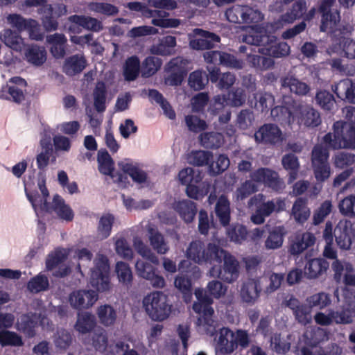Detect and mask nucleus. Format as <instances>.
<instances>
[{"label":"nucleus","mask_w":355,"mask_h":355,"mask_svg":"<svg viewBox=\"0 0 355 355\" xmlns=\"http://www.w3.org/2000/svg\"><path fill=\"white\" fill-rule=\"evenodd\" d=\"M335 3V0H322L319 7V12L322 15L320 30L325 31L329 25H336L339 21L340 13L336 10L332 11L331 7Z\"/></svg>","instance_id":"obj_18"},{"label":"nucleus","mask_w":355,"mask_h":355,"mask_svg":"<svg viewBox=\"0 0 355 355\" xmlns=\"http://www.w3.org/2000/svg\"><path fill=\"white\" fill-rule=\"evenodd\" d=\"M227 105L229 103L227 96L225 94H218L211 99L208 111L212 115H218V121L221 124H226L230 121L232 114L227 107Z\"/></svg>","instance_id":"obj_16"},{"label":"nucleus","mask_w":355,"mask_h":355,"mask_svg":"<svg viewBox=\"0 0 355 355\" xmlns=\"http://www.w3.org/2000/svg\"><path fill=\"white\" fill-rule=\"evenodd\" d=\"M162 60L154 56L147 57L143 62L141 67V76L148 78L154 75L162 66Z\"/></svg>","instance_id":"obj_58"},{"label":"nucleus","mask_w":355,"mask_h":355,"mask_svg":"<svg viewBox=\"0 0 355 355\" xmlns=\"http://www.w3.org/2000/svg\"><path fill=\"white\" fill-rule=\"evenodd\" d=\"M316 104L325 111L333 110L336 103L334 95L327 90H319L315 97Z\"/></svg>","instance_id":"obj_56"},{"label":"nucleus","mask_w":355,"mask_h":355,"mask_svg":"<svg viewBox=\"0 0 355 355\" xmlns=\"http://www.w3.org/2000/svg\"><path fill=\"white\" fill-rule=\"evenodd\" d=\"M260 292L259 282L254 279H249L242 285L241 297L248 304H254L259 298Z\"/></svg>","instance_id":"obj_24"},{"label":"nucleus","mask_w":355,"mask_h":355,"mask_svg":"<svg viewBox=\"0 0 355 355\" xmlns=\"http://www.w3.org/2000/svg\"><path fill=\"white\" fill-rule=\"evenodd\" d=\"M114 216L112 214H103L98 220L97 226V235L101 239H105L112 232Z\"/></svg>","instance_id":"obj_50"},{"label":"nucleus","mask_w":355,"mask_h":355,"mask_svg":"<svg viewBox=\"0 0 355 355\" xmlns=\"http://www.w3.org/2000/svg\"><path fill=\"white\" fill-rule=\"evenodd\" d=\"M224 253L219 259L213 260L214 263H220L223 260V266H214L209 270L210 275L217 277L227 283L236 281L239 275V263L237 259L223 250Z\"/></svg>","instance_id":"obj_6"},{"label":"nucleus","mask_w":355,"mask_h":355,"mask_svg":"<svg viewBox=\"0 0 355 355\" xmlns=\"http://www.w3.org/2000/svg\"><path fill=\"white\" fill-rule=\"evenodd\" d=\"M329 266L327 261L322 258L308 260L304 267V273L309 279H315L324 273Z\"/></svg>","instance_id":"obj_29"},{"label":"nucleus","mask_w":355,"mask_h":355,"mask_svg":"<svg viewBox=\"0 0 355 355\" xmlns=\"http://www.w3.org/2000/svg\"><path fill=\"white\" fill-rule=\"evenodd\" d=\"M307 6L305 0L296 1L286 12L282 15L281 21L285 24H292L295 20L303 18Z\"/></svg>","instance_id":"obj_30"},{"label":"nucleus","mask_w":355,"mask_h":355,"mask_svg":"<svg viewBox=\"0 0 355 355\" xmlns=\"http://www.w3.org/2000/svg\"><path fill=\"white\" fill-rule=\"evenodd\" d=\"M227 19L234 24H250L261 21L263 16L260 11L248 6L234 5L225 11Z\"/></svg>","instance_id":"obj_8"},{"label":"nucleus","mask_w":355,"mask_h":355,"mask_svg":"<svg viewBox=\"0 0 355 355\" xmlns=\"http://www.w3.org/2000/svg\"><path fill=\"white\" fill-rule=\"evenodd\" d=\"M1 347H22L24 345L22 337L15 331L3 329L0 331Z\"/></svg>","instance_id":"obj_51"},{"label":"nucleus","mask_w":355,"mask_h":355,"mask_svg":"<svg viewBox=\"0 0 355 355\" xmlns=\"http://www.w3.org/2000/svg\"><path fill=\"white\" fill-rule=\"evenodd\" d=\"M284 304L292 310L297 322L303 325L311 323L312 320L311 308L309 304H302L298 299L291 296L288 300H285Z\"/></svg>","instance_id":"obj_15"},{"label":"nucleus","mask_w":355,"mask_h":355,"mask_svg":"<svg viewBox=\"0 0 355 355\" xmlns=\"http://www.w3.org/2000/svg\"><path fill=\"white\" fill-rule=\"evenodd\" d=\"M347 222L339 223L334 230V235L338 245L345 250H347L352 245V237Z\"/></svg>","instance_id":"obj_34"},{"label":"nucleus","mask_w":355,"mask_h":355,"mask_svg":"<svg viewBox=\"0 0 355 355\" xmlns=\"http://www.w3.org/2000/svg\"><path fill=\"white\" fill-rule=\"evenodd\" d=\"M227 286L218 280H212L207 286V290L197 288L195 291V296L197 302L193 304V310L200 315L197 323L198 325L211 326L213 320L212 315L214 313L211 305L214 302L211 297L219 299L225 295Z\"/></svg>","instance_id":"obj_2"},{"label":"nucleus","mask_w":355,"mask_h":355,"mask_svg":"<svg viewBox=\"0 0 355 355\" xmlns=\"http://www.w3.org/2000/svg\"><path fill=\"white\" fill-rule=\"evenodd\" d=\"M18 329L23 332L27 337L33 338L35 336V327L37 322L28 314H24L17 323Z\"/></svg>","instance_id":"obj_60"},{"label":"nucleus","mask_w":355,"mask_h":355,"mask_svg":"<svg viewBox=\"0 0 355 355\" xmlns=\"http://www.w3.org/2000/svg\"><path fill=\"white\" fill-rule=\"evenodd\" d=\"M282 164L284 169L288 171V184L293 183L297 178L300 163L297 157L293 153H288L283 156Z\"/></svg>","instance_id":"obj_36"},{"label":"nucleus","mask_w":355,"mask_h":355,"mask_svg":"<svg viewBox=\"0 0 355 355\" xmlns=\"http://www.w3.org/2000/svg\"><path fill=\"white\" fill-rule=\"evenodd\" d=\"M255 108L260 110L261 112L268 111L272 109L275 105L274 96L267 92H259L254 94Z\"/></svg>","instance_id":"obj_53"},{"label":"nucleus","mask_w":355,"mask_h":355,"mask_svg":"<svg viewBox=\"0 0 355 355\" xmlns=\"http://www.w3.org/2000/svg\"><path fill=\"white\" fill-rule=\"evenodd\" d=\"M94 105L98 112L106 109L107 87L103 81H98L93 91Z\"/></svg>","instance_id":"obj_45"},{"label":"nucleus","mask_w":355,"mask_h":355,"mask_svg":"<svg viewBox=\"0 0 355 355\" xmlns=\"http://www.w3.org/2000/svg\"><path fill=\"white\" fill-rule=\"evenodd\" d=\"M69 21L93 32H99L103 28L101 21L89 16L73 15L69 17Z\"/></svg>","instance_id":"obj_32"},{"label":"nucleus","mask_w":355,"mask_h":355,"mask_svg":"<svg viewBox=\"0 0 355 355\" xmlns=\"http://www.w3.org/2000/svg\"><path fill=\"white\" fill-rule=\"evenodd\" d=\"M26 60L34 66H42L46 60V51L44 46L32 44L24 53Z\"/></svg>","instance_id":"obj_31"},{"label":"nucleus","mask_w":355,"mask_h":355,"mask_svg":"<svg viewBox=\"0 0 355 355\" xmlns=\"http://www.w3.org/2000/svg\"><path fill=\"white\" fill-rule=\"evenodd\" d=\"M310 209L307 206V200L298 198L294 202L292 207V215L297 223L304 224L310 216Z\"/></svg>","instance_id":"obj_39"},{"label":"nucleus","mask_w":355,"mask_h":355,"mask_svg":"<svg viewBox=\"0 0 355 355\" xmlns=\"http://www.w3.org/2000/svg\"><path fill=\"white\" fill-rule=\"evenodd\" d=\"M110 267L107 257L98 254L91 269L90 284L98 292L109 291L110 288Z\"/></svg>","instance_id":"obj_7"},{"label":"nucleus","mask_w":355,"mask_h":355,"mask_svg":"<svg viewBox=\"0 0 355 355\" xmlns=\"http://www.w3.org/2000/svg\"><path fill=\"white\" fill-rule=\"evenodd\" d=\"M325 146L322 145H315L311 152V164L312 165L322 164L328 163V158L329 156V148L326 144Z\"/></svg>","instance_id":"obj_63"},{"label":"nucleus","mask_w":355,"mask_h":355,"mask_svg":"<svg viewBox=\"0 0 355 355\" xmlns=\"http://www.w3.org/2000/svg\"><path fill=\"white\" fill-rule=\"evenodd\" d=\"M140 71V61L137 56L132 55L125 60L123 75L127 81H133L137 78Z\"/></svg>","instance_id":"obj_43"},{"label":"nucleus","mask_w":355,"mask_h":355,"mask_svg":"<svg viewBox=\"0 0 355 355\" xmlns=\"http://www.w3.org/2000/svg\"><path fill=\"white\" fill-rule=\"evenodd\" d=\"M346 121H337L333 125V134L328 132L322 138V143L333 150L355 149V107L345 110Z\"/></svg>","instance_id":"obj_1"},{"label":"nucleus","mask_w":355,"mask_h":355,"mask_svg":"<svg viewBox=\"0 0 355 355\" xmlns=\"http://www.w3.org/2000/svg\"><path fill=\"white\" fill-rule=\"evenodd\" d=\"M282 136L280 128L272 123L263 125L254 133V139L257 143L268 145H275L281 142L282 141Z\"/></svg>","instance_id":"obj_13"},{"label":"nucleus","mask_w":355,"mask_h":355,"mask_svg":"<svg viewBox=\"0 0 355 355\" xmlns=\"http://www.w3.org/2000/svg\"><path fill=\"white\" fill-rule=\"evenodd\" d=\"M97 315L100 322L107 327L112 325L116 319V311L109 304L99 306L97 310Z\"/></svg>","instance_id":"obj_55"},{"label":"nucleus","mask_w":355,"mask_h":355,"mask_svg":"<svg viewBox=\"0 0 355 355\" xmlns=\"http://www.w3.org/2000/svg\"><path fill=\"white\" fill-rule=\"evenodd\" d=\"M97 161L98 171L101 173L114 177V162L106 150H101L98 153Z\"/></svg>","instance_id":"obj_46"},{"label":"nucleus","mask_w":355,"mask_h":355,"mask_svg":"<svg viewBox=\"0 0 355 355\" xmlns=\"http://www.w3.org/2000/svg\"><path fill=\"white\" fill-rule=\"evenodd\" d=\"M115 272L119 282L123 286L129 289L133 282V274L128 263L123 261H117L115 266Z\"/></svg>","instance_id":"obj_38"},{"label":"nucleus","mask_w":355,"mask_h":355,"mask_svg":"<svg viewBox=\"0 0 355 355\" xmlns=\"http://www.w3.org/2000/svg\"><path fill=\"white\" fill-rule=\"evenodd\" d=\"M227 226V236L231 241L241 243L246 240L248 230L245 225L239 223H233Z\"/></svg>","instance_id":"obj_52"},{"label":"nucleus","mask_w":355,"mask_h":355,"mask_svg":"<svg viewBox=\"0 0 355 355\" xmlns=\"http://www.w3.org/2000/svg\"><path fill=\"white\" fill-rule=\"evenodd\" d=\"M306 302L311 309H323L331 304V299L329 294L320 292L308 297Z\"/></svg>","instance_id":"obj_57"},{"label":"nucleus","mask_w":355,"mask_h":355,"mask_svg":"<svg viewBox=\"0 0 355 355\" xmlns=\"http://www.w3.org/2000/svg\"><path fill=\"white\" fill-rule=\"evenodd\" d=\"M179 180L182 184L187 185L190 183H200L202 180V173L191 167L181 170L178 173Z\"/></svg>","instance_id":"obj_54"},{"label":"nucleus","mask_w":355,"mask_h":355,"mask_svg":"<svg viewBox=\"0 0 355 355\" xmlns=\"http://www.w3.org/2000/svg\"><path fill=\"white\" fill-rule=\"evenodd\" d=\"M250 177L254 182L263 184L274 190L277 191L281 188L278 173L268 168H259L252 171Z\"/></svg>","instance_id":"obj_14"},{"label":"nucleus","mask_w":355,"mask_h":355,"mask_svg":"<svg viewBox=\"0 0 355 355\" xmlns=\"http://www.w3.org/2000/svg\"><path fill=\"white\" fill-rule=\"evenodd\" d=\"M2 40L6 46L16 51H21L24 46V40L20 32L10 29L4 30L1 35Z\"/></svg>","instance_id":"obj_48"},{"label":"nucleus","mask_w":355,"mask_h":355,"mask_svg":"<svg viewBox=\"0 0 355 355\" xmlns=\"http://www.w3.org/2000/svg\"><path fill=\"white\" fill-rule=\"evenodd\" d=\"M333 322L336 324H350L355 318V304H348L330 311Z\"/></svg>","instance_id":"obj_21"},{"label":"nucleus","mask_w":355,"mask_h":355,"mask_svg":"<svg viewBox=\"0 0 355 355\" xmlns=\"http://www.w3.org/2000/svg\"><path fill=\"white\" fill-rule=\"evenodd\" d=\"M213 157L214 155L211 152L198 150H192L187 155V160L191 165L196 166H203L207 165L209 167Z\"/></svg>","instance_id":"obj_42"},{"label":"nucleus","mask_w":355,"mask_h":355,"mask_svg":"<svg viewBox=\"0 0 355 355\" xmlns=\"http://www.w3.org/2000/svg\"><path fill=\"white\" fill-rule=\"evenodd\" d=\"M300 114L301 122L306 127H318L322 122L320 113L313 107H305L302 109Z\"/></svg>","instance_id":"obj_47"},{"label":"nucleus","mask_w":355,"mask_h":355,"mask_svg":"<svg viewBox=\"0 0 355 355\" xmlns=\"http://www.w3.org/2000/svg\"><path fill=\"white\" fill-rule=\"evenodd\" d=\"M188 82L191 88L200 91L208 83V76L205 71L196 70L190 73Z\"/></svg>","instance_id":"obj_59"},{"label":"nucleus","mask_w":355,"mask_h":355,"mask_svg":"<svg viewBox=\"0 0 355 355\" xmlns=\"http://www.w3.org/2000/svg\"><path fill=\"white\" fill-rule=\"evenodd\" d=\"M173 208L186 223H191L197 214L196 204L189 200L175 202Z\"/></svg>","instance_id":"obj_23"},{"label":"nucleus","mask_w":355,"mask_h":355,"mask_svg":"<svg viewBox=\"0 0 355 355\" xmlns=\"http://www.w3.org/2000/svg\"><path fill=\"white\" fill-rule=\"evenodd\" d=\"M26 81L19 77L15 76L9 79L6 85H3L0 90V98L21 103L25 100Z\"/></svg>","instance_id":"obj_9"},{"label":"nucleus","mask_w":355,"mask_h":355,"mask_svg":"<svg viewBox=\"0 0 355 355\" xmlns=\"http://www.w3.org/2000/svg\"><path fill=\"white\" fill-rule=\"evenodd\" d=\"M50 45V53L55 59H62L66 55L67 38L63 33H54L46 36Z\"/></svg>","instance_id":"obj_19"},{"label":"nucleus","mask_w":355,"mask_h":355,"mask_svg":"<svg viewBox=\"0 0 355 355\" xmlns=\"http://www.w3.org/2000/svg\"><path fill=\"white\" fill-rule=\"evenodd\" d=\"M243 42L259 46L258 52L273 58H282L288 55L290 46L286 42H277V38L261 32H253L243 37Z\"/></svg>","instance_id":"obj_3"},{"label":"nucleus","mask_w":355,"mask_h":355,"mask_svg":"<svg viewBox=\"0 0 355 355\" xmlns=\"http://www.w3.org/2000/svg\"><path fill=\"white\" fill-rule=\"evenodd\" d=\"M49 282L46 276L38 275L31 278L28 282L27 287L32 293H39L49 288Z\"/></svg>","instance_id":"obj_64"},{"label":"nucleus","mask_w":355,"mask_h":355,"mask_svg":"<svg viewBox=\"0 0 355 355\" xmlns=\"http://www.w3.org/2000/svg\"><path fill=\"white\" fill-rule=\"evenodd\" d=\"M246 60L249 65L257 71L268 70L275 64L272 58L260 55L248 54Z\"/></svg>","instance_id":"obj_49"},{"label":"nucleus","mask_w":355,"mask_h":355,"mask_svg":"<svg viewBox=\"0 0 355 355\" xmlns=\"http://www.w3.org/2000/svg\"><path fill=\"white\" fill-rule=\"evenodd\" d=\"M315 237L313 234L306 232L301 236H297L295 241L291 245L289 252L291 254L297 255L315 244Z\"/></svg>","instance_id":"obj_33"},{"label":"nucleus","mask_w":355,"mask_h":355,"mask_svg":"<svg viewBox=\"0 0 355 355\" xmlns=\"http://www.w3.org/2000/svg\"><path fill=\"white\" fill-rule=\"evenodd\" d=\"M286 232L284 226H277L272 228L265 241V247L268 250H275L282 247L284 236Z\"/></svg>","instance_id":"obj_44"},{"label":"nucleus","mask_w":355,"mask_h":355,"mask_svg":"<svg viewBox=\"0 0 355 355\" xmlns=\"http://www.w3.org/2000/svg\"><path fill=\"white\" fill-rule=\"evenodd\" d=\"M87 65V62L84 55L75 54L64 60L62 69L67 76H73L80 73Z\"/></svg>","instance_id":"obj_20"},{"label":"nucleus","mask_w":355,"mask_h":355,"mask_svg":"<svg viewBox=\"0 0 355 355\" xmlns=\"http://www.w3.org/2000/svg\"><path fill=\"white\" fill-rule=\"evenodd\" d=\"M230 164L228 157L225 154H220L216 162H214V158L212 159L209 166V173L211 175H218L227 170Z\"/></svg>","instance_id":"obj_61"},{"label":"nucleus","mask_w":355,"mask_h":355,"mask_svg":"<svg viewBox=\"0 0 355 355\" xmlns=\"http://www.w3.org/2000/svg\"><path fill=\"white\" fill-rule=\"evenodd\" d=\"M53 210L62 220L71 221L73 219V210L65 204L64 199L58 194L55 195L53 198Z\"/></svg>","instance_id":"obj_40"},{"label":"nucleus","mask_w":355,"mask_h":355,"mask_svg":"<svg viewBox=\"0 0 355 355\" xmlns=\"http://www.w3.org/2000/svg\"><path fill=\"white\" fill-rule=\"evenodd\" d=\"M67 255L63 250L57 249L53 252L49 254L46 260V268L47 270H53L57 266L58 269L55 270L52 275L57 278H62L71 272V269L65 265H60L65 261Z\"/></svg>","instance_id":"obj_11"},{"label":"nucleus","mask_w":355,"mask_h":355,"mask_svg":"<svg viewBox=\"0 0 355 355\" xmlns=\"http://www.w3.org/2000/svg\"><path fill=\"white\" fill-rule=\"evenodd\" d=\"M149 237L150 243L153 248L158 253L161 254H166L168 250V245L165 241L164 236L159 232L151 231Z\"/></svg>","instance_id":"obj_62"},{"label":"nucleus","mask_w":355,"mask_h":355,"mask_svg":"<svg viewBox=\"0 0 355 355\" xmlns=\"http://www.w3.org/2000/svg\"><path fill=\"white\" fill-rule=\"evenodd\" d=\"M135 268L138 275L148 280L154 288H162L165 286L164 277L159 275L157 268L150 263L144 260H138Z\"/></svg>","instance_id":"obj_10"},{"label":"nucleus","mask_w":355,"mask_h":355,"mask_svg":"<svg viewBox=\"0 0 355 355\" xmlns=\"http://www.w3.org/2000/svg\"><path fill=\"white\" fill-rule=\"evenodd\" d=\"M200 145L207 149H217L224 143L223 134L216 132H206L199 135Z\"/></svg>","instance_id":"obj_37"},{"label":"nucleus","mask_w":355,"mask_h":355,"mask_svg":"<svg viewBox=\"0 0 355 355\" xmlns=\"http://www.w3.org/2000/svg\"><path fill=\"white\" fill-rule=\"evenodd\" d=\"M234 331L228 327H223L219 330L217 341V350L222 354H231L234 352Z\"/></svg>","instance_id":"obj_25"},{"label":"nucleus","mask_w":355,"mask_h":355,"mask_svg":"<svg viewBox=\"0 0 355 355\" xmlns=\"http://www.w3.org/2000/svg\"><path fill=\"white\" fill-rule=\"evenodd\" d=\"M333 91L340 98L355 103V80L345 78L333 87Z\"/></svg>","instance_id":"obj_22"},{"label":"nucleus","mask_w":355,"mask_h":355,"mask_svg":"<svg viewBox=\"0 0 355 355\" xmlns=\"http://www.w3.org/2000/svg\"><path fill=\"white\" fill-rule=\"evenodd\" d=\"M201 32V37L191 40V46L196 50L211 49L220 42V38L216 33L207 31L199 30Z\"/></svg>","instance_id":"obj_26"},{"label":"nucleus","mask_w":355,"mask_h":355,"mask_svg":"<svg viewBox=\"0 0 355 355\" xmlns=\"http://www.w3.org/2000/svg\"><path fill=\"white\" fill-rule=\"evenodd\" d=\"M8 21L12 27L17 28L18 32L28 31L31 38L35 40H42L43 36L38 33V24L35 20L32 19H26L20 15L11 14L8 17Z\"/></svg>","instance_id":"obj_12"},{"label":"nucleus","mask_w":355,"mask_h":355,"mask_svg":"<svg viewBox=\"0 0 355 355\" xmlns=\"http://www.w3.org/2000/svg\"><path fill=\"white\" fill-rule=\"evenodd\" d=\"M96 324V318L92 314L85 312L79 313L74 328L81 334H87L92 331Z\"/></svg>","instance_id":"obj_41"},{"label":"nucleus","mask_w":355,"mask_h":355,"mask_svg":"<svg viewBox=\"0 0 355 355\" xmlns=\"http://www.w3.org/2000/svg\"><path fill=\"white\" fill-rule=\"evenodd\" d=\"M142 304L146 314L153 321H164L171 313L172 305L168 303V296L162 291L148 293L144 297Z\"/></svg>","instance_id":"obj_4"},{"label":"nucleus","mask_w":355,"mask_h":355,"mask_svg":"<svg viewBox=\"0 0 355 355\" xmlns=\"http://www.w3.org/2000/svg\"><path fill=\"white\" fill-rule=\"evenodd\" d=\"M118 166L119 168L125 174H128L135 182L143 184L146 182L148 175L144 171L139 167L137 164L121 161L118 163Z\"/></svg>","instance_id":"obj_28"},{"label":"nucleus","mask_w":355,"mask_h":355,"mask_svg":"<svg viewBox=\"0 0 355 355\" xmlns=\"http://www.w3.org/2000/svg\"><path fill=\"white\" fill-rule=\"evenodd\" d=\"M214 211L222 226L227 227L230 225L231 219L230 202L226 196L223 194L219 196L215 205Z\"/></svg>","instance_id":"obj_27"},{"label":"nucleus","mask_w":355,"mask_h":355,"mask_svg":"<svg viewBox=\"0 0 355 355\" xmlns=\"http://www.w3.org/2000/svg\"><path fill=\"white\" fill-rule=\"evenodd\" d=\"M223 253V249L219 245L209 243L205 248V243L200 240L191 242L187 250L188 259L198 264H212L213 260L219 259Z\"/></svg>","instance_id":"obj_5"},{"label":"nucleus","mask_w":355,"mask_h":355,"mask_svg":"<svg viewBox=\"0 0 355 355\" xmlns=\"http://www.w3.org/2000/svg\"><path fill=\"white\" fill-rule=\"evenodd\" d=\"M98 293L93 290H78L72 292L69 296V302L76 309H89L97 301Z\"/></svg>","instance_id":"obj_17"},{"label":"nucleus","mask_w":355,"mask_h":355,"mask_svg":"<svg viewBox=\"0 0 355 355\" xmlns=\"http://www.w3.org/2000/svg\"><path fill=\"white\" fill-rule=\"evenodd\" d=\"M282 87L288 88L290 92L298 96H305L310 91V87L293 76H286L281 79Z\"/></svg>","instance_id":"obj_35"}]
</instances>
